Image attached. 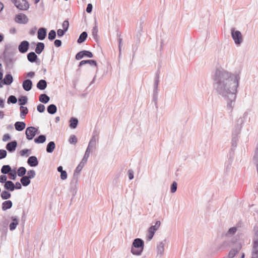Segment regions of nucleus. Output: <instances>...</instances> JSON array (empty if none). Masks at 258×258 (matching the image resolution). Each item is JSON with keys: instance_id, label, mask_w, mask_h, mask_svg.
I'll return each instance as SVG.
<instances>
[{"instance_id": "9b49d317", "label": "nucleus", "mask_w": 258, "mask_h": 258, "mask_svg": "<svg viewBox=\"0 0 258 258\" xmlns=\"http://www.w3.org/2000/svg\"><path fill=\"white\" fill-rule=\"evenodd\" d=\"M93 54L89 50H83L78 52L75 55L76 60H80L85 57L92 58Z\"/></svg>"}, {"instance_id": "473e14b6", "label": "nucleus", "mask_w": 258, "mask_h": 258, "mask_svg": "<svg viewBox=\"0 0 258 258\" xmlns=\"http://www.w3.org/2000/svg\"><path fill=\"white\" fill-rule=\"evenodd\" d=\"M46 136L44 135H40L35 138L34 140V141L36 144H43L46 141Z\"/></svg>"}, {"instance_id": "b1692460", "label": "nucleus", "mask_w": 258, "mask_h": 258, "mask_svg": "<svg viewBox=\"0 0 258 258\" xmlns=\"http://www.w3.org/2000/svg\"><path fill=\"white\" fill-rule=\"evenodd\" d=\"M47 86V83L45 80L41 79L36 84V87L37 89L40 90H45Z\"/></svg>"}, {"instance_id": "6ab92c4d", "label": "nucleus", "mask_w": 258, "mask_h": 258, "mask_svg": "<svg viewBox=\"0 0 258 258\" xmlns=\"http://www.w3.org/2000/svg\"><path fill=\"white\" fill-rule=\"evenodd\" d=\"M33 86L32 81L29 79H26L23 81L22 83V87L24 90L26 91H29L31 90Z\"/></svg>"}, {"instance_id": "774afa93", "label": "nucleus", "mask_w": 258, "mask_h": 258, "mask_svg": "<svg viewBox=\"0 0 258 258\" xmlns=\"http://www.w3.org/2000/svg\"><path fill=\"white\" fill-rule=\"evenodd\" d=\"M22 183L17 181L14 184V190L15 189H20L22 188Z\"/></svg>"}, {"instance_id": "49530a36", "label": "nucleus", "mask_w": 258, "mask_h": 258, "mask_svg": "<svg viewBox=\"0 0 258 258\" xmlns=\"http://www.w3.org/2000/svg\"><path fill=\"white\" fill-rule=\"evenodd\" d=\"M56 36V32L54 30H51L49 31L48 35V38L50 41L53 40Z\"/></svg>"}, {"instance_id": "ea45409f", "label": "nucleus", "mask_w": 258, "mask_h": 258, "mask_svg": "<svg viewBox=\"0 0 258 258\" xmlns=\"http://www.w3.org/2000/svg\"><path fill=\"white\" fill-rule=\"evenodd\" d=\"M12 170L11 167L9 165H3L1 168V172L3 174H7Z\"/></svg>"}, {"instance_id": "8fccbe9b", "label": "nucleus", "mask_w": 258, "mask_h": 258, "mask_svg": "<svg viewBox=\"0 0 258 258\" xmlns=\"http://www.w3.org/2000/svg\"><path fill=\"white\" fill-rule=\"evenodd\" d=\"M36 175V172L34 170H30L27 171V174L26 176L29 178L30 180L33 178Z\"/></svg>"}, {"instance_id": "338daca9", "label": "nucleus", "mask_w": 258, "mask_h": 258, "mask_svg": "<svg viewBox=\"0 0 258 258\" xmlns=\"http://www.w3.org/2000/svg\"><path fill=\"white\" fill-rule=\"evenodd\" d=\"M127 173H128V175L129 179L130 180H132L134 178V173L133 170H132V169H129L128 170Z\"/></svg>"}, {"instance_id": "0e129e2a", "label": "nucleus", "mask_w": 258, "mask_h": 258, "mask_svg": "<svg viewBox=\"0 0 258 258\" xmlns=\"http://www.w3.org/2000/svg\"><path fill=\"white\" fill-rule=\"evenodd\" d=\"M62 42L59 39H56L54 41V45L56 47H59L61 46Z\"/></svg>"}, {"instance_id": "4c0bfd02", "label": "nucleus", "mask_w": 258, "mask_h": 258, "mask_svg": "<svg viewBox=\"0 0 258 258\" xmlns=\"http://www.w3.org/2000/svg\"><path fill=\"white\" fill-rule=\"evenodd\" d=\"M28 102V98L26 96H21L18 99V104L21 106L26 105Z\"/></svg>"}, {"instance_id": "bf43d9fd", "label": "nucleus", "mask_w": 258, "mask_h": 258, "mask_svg": "<svg viewBox=\"0 0 258 258\" xmlns=\"http://www.w3.org/2000/svg\"><path fill=\"white\" fill-rule=\"evenodd\" d=\"M66 31L63 29H59L57 31V35L58 37L60 38L62 37L65 33H66Z\"/></svg>"}, {"instance_id": "5701e85b", "label": "nucleus", "mask_w": 258, "mask_h": 258, "mask_svg": "<svg viewBox=\"0 0 258 258\" xmlns=\"http://www.w3.org/2000/svg\"><path fill=\"white\" fill-rule=\"evenodd\" d=\"M13 82V77L10 73L7 74L3 80V85L5 84L6 85H10Z\"/></svg>"}, {"instance_id": "c756f323", "label": "nucleus", "mask_w": 258, "mask_h": 258, "mask_svg": "<svg viewBox=\"0 0 258 258\" xmlns=\"http://www.w3.org/2000/svg\"><path fill=\"white\" fill-rule=\"evenodd\" d=\"M166 240L161 241L159 243L157 246V253L158 254H162L164 251V245Z\"/></svg>"}, {"instance_id": "2eb2a0df", "label": "nucleus", "mask_w": 258, "mask_h": 258, "mask_svg": "<svg viewBox=\"0 0 258 258\" xmlns=\"http://www.w3.org/2000/svg\"><path fill=\"white\" fill-rule=\"evenodd\" d=\"M242 248V245L241 243L238 242L236 243L235 245V247L232 248L229 253H228V258H233L235 256V255L237 253H238L240 250Z\"/></svg>"}, {"instance_id": "ddd939ff", "label": "nucleus", "mask_w": 258, "mask_h": 258, "mask_svg": "<svg viewBox=\"0 0 258 258\" xmlns=\"http://www.w3.org/2000/svg\"><path fill=\"white\" fill-rule=\"evenodd\" d=\"M29 46V42L27 40H23L19 45L18 50L21 53H25L28 50Z\"/></svg>"}, {"instance_id": "f704fd0d", "label": "nucleus", "mask_w": 258, "mask_h": 258, "mask_svg": "<svg viewBox=\"0 0 258 258\" xmlns=\"http://www.w3.org/2000/svg\"><path fill=\"white\" fill-rule=\"evenodd\" d=\"M156 231V230L154 229V227H149L148 230V234L147 236V240L148 241H150L153 238Z\"/></svg>"}, {"instance_id": "69168bd1", "label": "nucleus", "mask_w": 258, "mask_h": 258, "mask_svg": "<svg viewBox=\"0 0 258 258\" xmlns=\"http://www.w3.org/2000/svg\"><path fill=\"white\" fill-rule=\"evenodd\" d=\"M92 9H93V6H92V4H90V3L88 4L87 5V8L86 9L87 13H91L92 11Z\"/></svg>"}, {"instance_id": "a18cd8bd", "label": "nucleus", "mask_w": 258, "mask_h": 258, "mask_svg": "<svg viewBox=\"0 0 258 258\" xmlns=\"http://www.w3.org/2000/svg\"><path fill=\"white\" fill-rule=\"evenodd\" d=\"M18 100H17V98H16V97L14 95H10L8 98V100H7V103L8 104H11V103H12V104H15L17 103Z\"/></svg>"}, {"instance_id": "4468645a", "label": "nucleus", "mask_w": 258, "mask_h": 258, "mask_svg": "<svg viewBox=\"0 0 258 258\" xmlns=\"http://www.w3.org/2000/svg\"><path fill=\"white\" fill-rule=\"evenodd\" d=\"M36 54V52L33 51L28 53L27 55V59L28 61L31 63L36 62L38 64H39L40 60Z\"/></svg>"}, {"instance_id": "39448f33", "label": "nucleus", "mask_w": 258, "mask_h": 258, "mask_svg": "<svg viewBox=\"0 0 258 258\" xmlns=\"http://www.w3.org/2000/svg\"><path fill=\"white\" fill-rule=\"evenodd\" d=\"M159 69L156 73L155 78V81L154 83V90L153 94V101L155 103L156 107L157 108V100H158V86L159 82V75H160Z\"/></svg>"}, {"instance_id": "c85d7f7f", "label": "nucleus", "mask_w": 258, "mask_h": 258, "mask_svg": "<svg viewBox=\"0 0 258 258\" xmlns=\"http://www.w3.org/2000/svg\"><path fill=\"white\" fill-rule=\"evenodd\" d=\"M70 124L69 126L72 129L76 128L78 124L79 120L78 118L76 117H72L70 118L69 120Z\"/></svg>"}, {"instance_id": "9d476101", "label": "nucleus", "mask_w": 258, "mask_h": 258, "mask_svg": "<svg viewBox=\"0 0 258 258\" xmlns=\"http://www.w3.org/2000/svg\"><path fill=\"white\" fill-rule=\"evenodd\" d=\"M251 258H258V230L255 232L253 239Z\"/></svg>"}, {"instance_id": "aec40b11", "label": "nucleus", "mask_w": 258, "mask_h": 258, "mask_svg": "<svg viewBox=\"0 0 258 258\" xmlns=\"http://www.w3.org/2000/svg\"><path fill=\"white\" fill-rule=\"evenodd\" d=\"M27 163L31 167H36L38 165L39 161L36 156H31L28 159Z\"/></svg>"}, {"instance_id": "e2e57ef3", "label": "nucleus", "mask_w": 258, "mask_h": 258, "mask_svg": "<svg viewBox=\"0 0 258 258\" xmlns=\"http://www.w3.org/2000/svg\"><path fill=\"white\" fill-rule=\"evenodd\" d=\"M68 174L66 170H64L63 171L61 172L60 173V178L62 180H65L67 178Z\"/></svg>"}, {"instance_id": "f8f14e48", "label": "nucleus", "mask_w": 258, "mask_h": 258, "mask_svg": "<svg viewBox=\"0 0 258 258\" xmlns=\"http://www.w3.org/2000/svg\"><path fill=\"white\" fill-rule=\"evenodd\" d=\"M15 21L19 24H26L28 22L29 19L26 15L19 13L16 15Z\"/></svg>"}, {"instance_id": "a19ab883", "label": "nucleus", "mask_w": 258, "mask_h": 258, "mask_svg": "<svg viewBox=\"0 0 258 258\" xmlns=\"http://www.w3.org/2000/svg\"><path fill=\"white\" fill-rule=\"evenodd\" d=\"M1 198L3 200H8L10 199L11 197V194L10 192V191L7 190L5 189V190H3L1 194Z\"/></svg>"}, {"instance_id": "72a5a7b5", "label": "nucleus", "mask_w": 258, "mask_h": 258, "mask_svg": "<svg viewBox=\"0 0 258 258\" xmlns=\"http://www.w3.org/2000/svg\"><path fill=\"white\" fill-rule=\"evenodd\" d=\"M39 100L41 103L46 104L50 100V97L45 93L41 94L39 95Z\"/></svg>"}, {"instance_id": "6e6d98bb", "label": "nucleus", "mask_w": 258, "mask_h": 258, "mask_svg": "<svg viewBox=\"0 0 258 258\" xmlns=\"http://www.w3.org/2000/svg\"><path fill=\"white\" fill-rule=\"evenodd\" d=\"M62 27L63 29L67 31L69 27V22L68 20H66L63 21Z\"/></svg>"}, {"instance_id": "20e7f679", "label": "nucleus", "mask_w": 258, "mask_h": 258, "mask_svg": "<svg viewBox=\"0 0 258 258\" xmlns=\"http://www.w3.org/2000/svg\"><path fill=\"white\" fill-rule=\"evenodd\" d=\"M231 35L235 44L237 46H240L243 42V36L241 32L236 30L234 28H231Z\"/></svg>"}, {"instance_id": "c9c22d12", "label": "nucleus", "mask_w": 258, "mask_h": 258, "mask_svg": "<svg viewBox=\"0 0 258 258\" xmlns=\"http://www.w3.org/2000/svg\"><path fill=\"white\" fill-rule=\"evenodd\" d=\"M47 111L50 114H54L57 111V107L54 104L49 105L47 107Z\"/></svg>"}, {"instance_id": "1a4fd4ad", "label": "nucleus", "mask_w": 258, "mask_h": 258, "mask_svg": "<svg viewBox=\"0 0 258 258\" xmlns=\"http://www.w3.org/2000/svg\"><path fill=\"white\" fill-rule=\"evenodd\" d=\"M15 6L19 10H27L29 8V3L26 0H11Z\"/></svg>"}, {"instance_id": "e433bc0d", "label": "nucleus", "mask_w": 258, "mask_h": 258, "mask_svg": "<svg viewBox=\"0 0 258 258\" xmlns=\"http://www.w3.org/2000/svg\"><path fill=\"white\" fill-rule=\"evenodd\" d=\"M88 36V34L87 32L84 31L79 36L78 40L77 42L79 44H81L83 43L87 39Z\"/></svg>"}, {"instance_id": "680f3d73", "label": "nucleus", "mask_w": 258, "mask_h": 258, "mask_svg": "<svg viewBox=\"0 0 258 258\" xmlns=\"http://www.w3.org/2000/svg\"><path fill=\"white\" fill-rule=\"evenodd\" d=\"M7 152L5 150L0 149V159H3L6 157Z\"/></svg>"}, {"instance_id": "a878e982", "label": "nucleus", "mask_w": 258, "mask_h": 258, "mask_svg": "<svg viewBox=\"0 0 258 258\" xmlns=\"http://www.w3.org/2000/svg\"><path fill=\"white\" fill-rule=\"evenodd\" d=\"M235 243H236V241L234 239L231 240V241H225L222 243V244H221V245L219 247V249L221 250H224L226 248L230 247L231 246V244H234Z\"/></svg>"}, {"instance_id": "f3484780", "label": "nucleus", "mask_w": 258, "mask_h": 258, "mask_svg": "<svg viewBox=\"0 0 258 258\" xmlns=\"http://www.w3.org/2000/svg\"><path fill=\"white\" fill-rule=\"evenodd\" d=\"M47 29L44 27H40L37 32V38L40 40H44L47 36Z\"/></svg>"}, {"instance_id": "7ed1b4c3", "label": "nucleus", "mask_w": 258, "mask_h": 258, "mask_svg": "<svg viewBox=\"0 0 258 258\" xmlns=\"http://www.w3.org/2000/svg\"><path fill=\"white\" fill-rule=\"evenodd\" d=\"M247 116V113L245 112L243 114L242 117H239L237 120L236 125L232 131V134H233V135H239L240 134L241 128L242 127V125L245 121Z\"/></svg>"}, {"instance_id": "f03ea898", "label": "nucleus", "mask_w": 258, "mask_h": 258, "mask_svg": "<svg viewBox=\"0 0 258 258\" xmlns=\"http://www.w3.org/2000/svg\"><path fill=\"white\" fill-rule=\"evenodd\" d=\"M144 241L140 238H135L133 242L131 252L134 255H141L144 247Z\"/></svg>"}, {"instance_id": "c03bdc74", "label": "nucleus", "mask_w": 258, "mask_h": 258, "mask_svg": "<svg viewBox=\"0 0 258 258\" xmlns=\"http://www.w3.org/2000/svg\"><path fill=\"white\" fill-rule=\"evenodd\" d=\"M26 172V169L24 167H20L18 169L17 173L18 176L21 177L25 176Z\"/></svg>"}, {"instance_id": "37998d69", "label": "nucleus", "mask_w": 258, "mask_h": 258, "mask_svg": "<svg viewBox=\"0 0 258 258\" xmlns=\"http://www.w3.org/2000/svg\"><path fill=\"white\" fill-rule=\"evenodd\" d=\"M97 33H98V26H97V25L96 20H95V26L93 28L92 34V35H93V36L94 37V39L96 41H97V40L98 39Z\"/></svg>"}, {"instance_id": "4d7b16f0", "label": "nucleus", "mask_w": 258, "mask_h": 258, "mask_svg": "<svg viewBox=\"0 0 258 258\" xmlns=\"http://www.w3.org/2000/svg\"><path fill=\"white\" fill-rule=\"evenodd\" d=\"M45 106L43 104H39L37 106V110L40 113H42L45 111Z\"/></svg>"}, {"instance_id": "412c9836", "label": "nucleus", "mask_w": 258, "mask_h": 258, "mask_svg": "<svg viewBox=\"0 0 258 258\" xmlns=\"http://www.w3.org/2000/svg\"><path fill=\"white\" fill-rule=\"evenodd\" d=\"M89 64L91 66H94L95 67H97V63L95 60L94 59H87V60H83L79 62V67H81L82 66Z\"/></svg>"}, {"instance_id": "2f4dec72", "label": "nucleus", "mask_w": 258, "mask_h": 258, "mask_svg": "<svg viewBox=\"0 0 258 258\" xmlns=\"http://www.w3.org/2000/svg\"><path fill=\"white\" fill-rule=\"evenodd\" d=\"M5 189L10 191H13L14 190V183L11 180L8 181L4 185Z\"/></svg>"}, {"instance_id": "864d4df0", "label": "nucleus", "mask_w": 258, "mask_h": 258, "mask_svg": "<svg viewBox=\"0 0 258 258\" xmlns=\"http://www.w3.org/2000/svg\"><path fill=\"white\" fill-rule=\"evenodd\" d=\"M177 183L176 181H174L170 186V191L171 193H174L177 190Z\"/></svg>"}, {"instance_id": "f257e3e1", "label": "nucleus", "mask_w": 258, "mask_h": 258, "mask_svg": "<svg viewBox=\"0 0 258 258\" xmlns=\"http://www.w3.org/2000/svg\"><path fill=\"white\" fill-rule=\"evenodd\" d=\"M240 79L239 74L224 69H217L213 76L214 90L227 101V108L231 111L235 105Z\"/></svg>"}, {"instance_id": "603ef678", "label": "nucleus", "mask_w": 258, "mask_h": 258, "mask_svg": "<svg viewBox=\"0 0 258 258\" xmlns=\"http://www.w3.org/2000/svg\"><path fill=\"white\" fill-rule=\"evenodd\" d=\"M253 160L254 162V163H258V144L256 146V147L254 151V155L253 157Z\"/></svg>"}, {"instance_id": "dca6fc26", "label": "nucleus", "mask_w": 258, "mask_h": 258, "mask_svg": "<svg viewBox=\"0 0 258 258\" xmlns=\"http://www.w3.org/2000/svg\"><path fill=\"white\" fill-rule=\"evenodd\" d=\"M18 146V143L16 140H14L9 142L6 146V149L10 153L15 151Z\"/></svg>"}, {"instance_id": "de8ad7c7", "label": "nucleus", "mask_w": 258, "mask_h": 258, "mask_svg": "<svg viewBox=\"0 0 258 258\" xmlns=\"http://www.w3.org/2000/svg\"><path fill=\"white\" fill-rule=\"evenodd\" d=\"M69 142L71 144H76L78 142L77 138L75 135H72L70 137Z\"/></svg>"}, {"instance_id": "393cba45", "label": "nucleus", "mask_w": 258, "mask_h": 258, "mask_svg": "<svg viewBox=\"0 0 258 258\" xmlns=\"http://www.w3.org/2000/svg\"><path fill=\"white\" fill-rule=\"evenodd\" d=\"M26 123L24 121H16L14 124L16 130L19 132L22 131L26 127Z\"/></svg>"}, {"instance_id": "79ce46f5", "label": "nucleus", "mask_w": 258, "mask_h": 258, "mask_svg": "<svg viewBox=\"0 0 258 258\" xmlns=\"http://www.w3.org/2000/svg\"><path fill=\"white\" fill-rule=\"evenodd\" d=\"M20 116L22 118H25L26 114L28 113V109L27 107L20 106Z\"/></svg>"}, {"instance_id": "3c124183", "label": "nucleus", "mask_w": 258, "mask_h": 258, "mask_svg": "<svg viewBox=\"0 0 258 258\" xmlns=\"http://www.w3.org/2000/svg\"><path fill=\"white\" fill-rule=\"evenodd\" d=\"M90 153V152L89 150H86L84 157L82 160V162H83V164H86L87 163Z\"/></svg>"}, {"instance_id": "7c9ffc66", "label": "nucleus", "mask_w": 258, "mask_h": 258, "mask_svg": "<svg viewBox=\"0 0 258 258\" xmlns=\"http://www.w3.org/2000/svg\"><path fill=\"white\" fill-rule=\"evenodd\" d=\"M55 148V144L54 142L50 141L47 144L46 146V151L48 153H51L53 152Z\"/></svg>"}, {"instance_id": "58836bf2", "label": "nucleus", "mask_w": 258, "mask_h": 258, "mask_svg": "<svg viewBox=\"0 0 258 258\" xmlns=\"http://www.w3.org/2000/svg\"><path fill=\"white\" fill-rule=\"evenodd\" d=\"M20 182L23 186H27L30 184L31 180L26 176H24L21 177V178L20 179Z\"/></svg>"}, {"instance_id": "6e6552de", "label": "nucleus", "mask_w": 258, "mask_h": 258, "mask_svg": "<svg viewBox=\"0 0 258 258\" xmlns=\"http://www.w3.org/2000/svg\"><path fill=\"white\" fill-rule=\"evenodd\" d=\"M239 135H232L231 148L229 151V159L232 160L234 156V151L237 147V143L239 141Z\"/></svg>"}, {"instance_id": "5fc2aeb1", "label": "nucleus", "mask_w": 258, "mask_h": 258, "mask_svg": "<svg viewBox=\"0 0 258 258\" xmlns=\"http://www.w3.org/2000/svg\"><path fill=\"white\" fill-rule=\"evenodd\" d=\"M30 150L29 149H23L20 152V155L21 156H28L29 155V153H30Z\"/></svg>"}, {"instance_id": "4be33fe9", "label": "nucleus", "mask_w": 258, "mask_h": 258, "mask_svg": "<svg viewBox=\"0 0 258 258\" xmlns=\"http://www.w3.org/2000/svg\"><path fill=\"white\" fill-rule=\"evenodd\" d=\"M32 126L27 127L25 130L26 139L29 140H32L34 138V133L33 132Z\"/></svg>"}, {"instance_id": "cd10ccee", "label": "nucleus", "mask_w": 258, "mask_h": 258, "mask_svg": "<svg viewBox=\"0 0 258 258\" xmlns=\"http://www.w3.org/2000/svg\"><path fill=\"white\" fill-rule=\"evenodd\" d=\"M12 206H13L12 202L10 200H7V201H4L2 203V208L3 211H5L8 209H11L12 207Z\"/></svg>"}, {"instance_id": "13d9d810", "label": "nucleus", "mask_w": 258, "mask_h": 258, "mask_svg": "<svg viewBox=\"0 0 258 258\" xmlns=\"http://www.w3.org/2000/svg\"><path fill=\"white\" fill-rule=\"evenodd\" d=\"M236 231H237V228L236 227H231L228 230V231L226 234V235H227L228 234L234 235L236 233Z\"/></svg>"}, {"instance_id": "a211bd4d", "label": "nucleus", "mask_w": 258, "mask_h": 258, "mask_svg": "<svg viewBox=\"0 0 258 258\" xmlns=\"http://www.w3.org/2000/svg\"><path fill=\"white\" fill-rule=\"evenodd\" d=\"M11 219L12 221L9 225V228L11 231H13L19 224V219L17 216H12Z\"/></svg>"}, {"instance_id": "0eeeda50", "label": "nucleus", "mask_w": 258, "mask_h": 258, "mask_svg": "<svg viewBox=\"0 0 258 258\" xmlns=\"http://www.w3.org/2000/svg\"><path fill=\"white\" fill-rule=\"evenodd\" d=\"M85 164H83V162H81L78 166L76 168L74 174L73 178L71 182V185L72 187L76 186V184L78 181V177L80 175V173L82 170V168L84 166Z\"/></svg>"}, {"instance_id": "bb28decb", "label": "nucleus", "mask_w": 258, "mask_h": 258, "mask_svg": "<svg viewBox=\"0 0 258 258\" xmlns=\"http://www.w3.org/2000/svg\"><path fill=\"white\" fill-rule=\"evenodd\" d=\"M45 44L43 42H38L36 43V47L35 48V52L40 54L44 49Z\"/></svg>"}, {"instance_id": "423d86ee", "label": "nucleus", "mask_w": 258, "mask_h": 258, "mask_svg": "<svg viewBox=\"0 0 258 258\" xmlns=\"http://www.w3.org/2000/svg\"><path fill=\"white\" fill-rule=\"evenodd\" d=\"M7 48L8 46H5V50L3 55L6 67L12 68L14 64V54L13 53L7 52Z\"/></svg>"}, {"instance_id": "09e8293b", "label": "nucleus", "mask_w": 258, "mask_h": 258, "mask_svg": "<svg viewBox=\"0 0 258 258\" xmlns=\"http://www.w3.org/2000/svg\"><path fill=\"white\" fill-rule=\"evenodd\" d=\"M10 178L12 180H15L17 178V173L15 169H12L10 172Z\"/></svg>"}, {"instance_id": "052dcab7", "label": "nucleus", "mask_w": 258, "mask_h": 258, "mask_svg": "<svg viewBox=\"0 0 258 258\" xmlns=\"http://www.w3.org/2000/svg\"><path fill=\"white\" fill-rule=\"evenodd\" d=\"M8 181L7 180V176L5 175H1L0 176V182L2 183H7Z\"/></svg>"}]
</instances>
